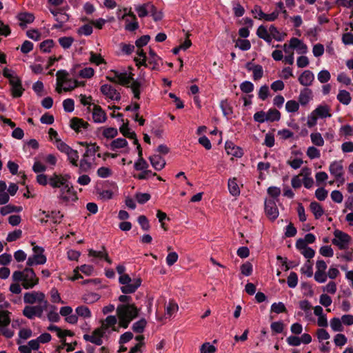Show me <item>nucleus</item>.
<instances>
[{
	"label": "nucleus",
	"instance_id": "5",
	"mask_svg": "<svg viewBox=\"0 0 353 353\" xmlns=\"http://www.w3.org/2000/svg\"><path fill=\"white\" fill-rule=\"evenodd\" d=\"M56 91L61 93L62 91H70L77 87L83 85L84 83L70 78L69 73L65 70H59L57 72Z\"/></svg>",
	"mask_w": 353,
	"mask_h": 353
},
{
	"label": "nucleus",
	"instance_id": "28",
	"mask_svg": "<svg viewBox=\"0 0 353 353\" xmlns=\"http://www.w3.org/2000/svg\"><path fill=\"white\" fill-rule=\"evenodd\" d=\"M299 83L304 86H310L314 80V75L310 70H304L298 79Z\"/></svg>",
	"mask_w": 353,
	"mask_h": 353
},
{
	"label": "nucleus",
	"instance_id": "20",
	"mask_svg": "<svg viewBox=\"0 0 353 353\" xmlns=\"http://www.w3.org/2000/svg\"><path fill=\"white\" fill-rule=\"evenodd\" d=\"M88 256L92 258V262H96L97 260H104L109 264L112 263V260L108 256V254L103 247L101 248V250L99 251L90 249L88 250Z\"/></svg>",
	"mask_w": 353,
	"mask_h": 353
},
{
	"label": "nucleus",
	"instance_id": "40",
	"mask_svg": "<svg viewBox=\"0 0 353 353\" xmlns=\"http://www.w3.org/2000/svg\"><path fill=\"white\" fill-rule=\"evenodd\" d=\"M120 132L124 137L132 139L134 144H137L138 140L137 139L135 132L132 131L127 125L123 124L120 128Z\"/></svg>",
	"mask_w": 353,
	"mask_h": 353
},
{
	"label": "nucleus",
	"instance_id": "49",
	"mask_svg": "<svg viewBox=\"0 0 353 353\" xmlns=\"http://www.w3.org/2000/svg\"><path fill=\"white\" fill-rule=\"evenodd\" d=\"M333 341L336 347H343L347 343V338L342 333H337L334 335Z\"/></svg>",
	"mask_w": 353,
	"mask_h": 353
},
{
	"label": "nucleus",
	"instance_id": "44",
	"mask_svg": "<svg viewBox=\"0 0 353 353\" xmlns=\"http://www.w3.org/2000/svg\"><path fill=\"white\" fill-rule=\"evenodd\" d=\"M310 208L316 219H319L324 213L321 205L316 201H313L310 203Z\"/></svg>",
	"mask_w": 353,
	"mask_h": 353
},
{
	"label": "nucleus",
	"instance_id": "26",
	"mask_svg": "<svg viewBox=\"0 0 353 353\" xmlns=\"http://www.w3.org/2000/svg\"><path fill=\"white\" fill-rule=\"evenodd\" d=\"M17 19L19 22L20 27L24 28L34 21V16L31 12H23L17 14Z\"/></svg>",
	"mask_w": 353,
	"mask_h": 353
},
{
	"label": "nucleus",
	"instance_id": "60",
	"mask_svg": "<svg viewBox=\"0 0 353 353\" xmlns=\"http://www.w3.org/2000/svg\"><path fill=\"white\" fill-rule=\"evenodd\" d=\"M73 42L74 39L72 37H63L59 39L60 46L64 49L70 48Z\"/></svg>",
	"mask_w": 353,
	"mask_h": 353
},
{
	"label": "nucleus",
	"instance_id": "46",
	"mask_svg": "<svg viewBox=\"0 0 353 353\" xmlns=\"http://www.w3.org/2000/svg\"><path fill=\"white\" fill-rule=\"evenodd\" d=\"M310 139L312 143L318 147H322L324 145V139L319 132H312L310 134Z\"/></svg>",
	"mask_w": 353,
	"mask_h": 353
},
{
	"label": "nucleus",
	"instance_id": "7",
	"mask_svg": "<svg viewBox=\"0 0 353 353\" xmlns=\"http://www.w3.org/2000/svg\"><path fill=\"white\" fill-rule=\"evenodd\" d=\"M119 281L122 285L121 290L124 294L134 292L141 284V279L140 278L132 279L127 274L120 276Z\"/></svg>",
	"mask_w": 353,
	"mask_h": 353
},
{
	"label": "nucleus",
	"instance_id": "23",
	"mask_svg": "<svg viewBox=\"0 0 353 353\" xmlns=\"http://www.w3.org/2000/svg\"><path fill=\"white\" fill-rule=\"evenodd\" d=\"M110 148L116 152H122L123 150L128 152L129 150L128 141L123 138H117L113 140L110 144Z\"/></svg>",
	"mask_w": 353,
	"mask_h": 353
},
{
	"label": "nucleus",
	"instance_id": "9",
	"mask_svg": "<svg viewBox=\"0 0 353 353\" xmlns=\"http://www.w3.org/2000/svg\"><path fill=\"white\" fill-rule=\"evenodd\" d=\"M57 198L61 203L65 204L72 203L78 200L77 192L71 183L59 190Z\"/></svg>",
	"mask_w": 353,
	"mask_h": 353
},
{
	"label": "nucleus",
	"instance_id": "51",
	"mask_svg": "<svg viewBox=\"0 0 353 353\" xmlns=\"http://www.w3.org/2000/svg\"><path fill=\"white\" fill-rule=\"evenodd\" d=\"M9 314V312L0 310V327H6L10 324V319Z\"/></svg>",
	"mask_w": 353,
	"mask_h": 353
},
{
	"label": "nucleus",
	"instance_id": "50",
	"mask_svg": "<svg viewBox=\"0 0 353 353\" xmlns=\"http://www.w3.org/2000/svg\"><path fill=\"white\" fill-rule=\"evenodd\" d=\"M94 75V70L92 68H83L78 72V76L83 79H90Z\"/></svg>",
	"mask_w": 353,
	"mask_h": 353
},
{
	"label": "nucleus",
	"instance_id": "21",
	"mask_svg": "<svg viewBox=\"0 0 353 353\" xmlns=\"http://www.w3.org/2000/svg\"><path fill=\"white\" fill-rule=\"evenodd\" d=\"M289 42L292 50H295L297 54H305L307 52V46L302 40L296 37H292Z\"/></svg>",
	"mask_w": 353,
	"mask_h": 353
},
{
	"label": "nucleus",
	"instance_id": "30",
	"mask_svg": "<svg viewBox=\"0 0 353 353\" xmlns=\"http://www.w3.org/2000/svg\"><path fill=\"white\" fill-rule=\"evenodd\" d=\"M225 150L228 154L235 157H241L243 154V150L239 147L235 145L231 141L225 143Z\"/></svg>",
	"mask_w": 353,
	"mask_h": 353
},
{
	"label": "nucleus",
	"instance_id": "61",
	"mask_svg": "<svg viewBox=\"0 0 353 353\" xmlns=\"http://www.w3.org/2000/svg\"><path fill=\"white\" fill-rule=\"evenodd\" d=\"M147 321L145 319H141L133 324L132 329L135 332L141 333L145 327Z\"/></svg>",
	"mask_w": 353,
	"mask_h": 353
},
{
	"label": "nucleus",
	"instance_id": "27",
	"mask_svg": "<svg viewBox=\"0 0 353 353\" xmlns=\"http://www.w3.org/2000/svg\"><path fill=\"white\" fill-rule=\"evenodd\" d=\"M10 84L11 85V92L12 96L14 97H21L23 92V89L22 88L21 81L19 77L12 79L10 81Z\"/></svg>",
	"mask_w": 353,
	"mask_h": 353
},
{
	"label": "nucleus",
	"instance_id": "33",
	"mask_svg": "<svg viewBox=\"0 0 353 353\" xmlns=\"http://www.w3.org/2000/svg\"><path fill=\"white\" fill-rule=\"evenodd\" d=\"M247 69L250 71H252V78L254 81H258L263 76V69L260 65H252L251 63H248L247 65Z\"/></svg>",
	"mask_w": 353,
	"mask_h": 353
},
{
	"label": "nucleus",
	"instance_id": "64",
	"mask_svg": "<svg viewBox=\"0 0 353 353\" xmlns=\"http://www.w3.org/2000/svg\"><path fill=\"white\" fill-rule=\"evenodd\" d=\"M319 303L325 307H328L332 305V299L327 294L323 293L319 296Z\"/></svg>",
	"mask_w": 353,
	"mask_h": 353
},
{
	"label": "nucleus",
	"instance_id": "10",
	"mask_svg": "<svg viewBox=\"0 0 353 353\" xmlns=\"http://www.w3.org/2000/svg\"><path fill=\"white\" fill-rule=\"evenodd\" d=\"M333 235L334 238L332 240L333 245L338 247L340 250L348 248L352 239L347 233L339 230H335Z\"/></svg>",
	"mask_w": 353,
	"mask_h": 353
},
{
	"label": "nucleus",
	"instance_id": "12",
	"mask_svg": "<svg viewBox=\"0 0 353 353\" xmlns=\"http://www.w3.org/2000/svg\"><path fill=\"white\" fill-rule=\"evenodd\" d=\"M23 301L25 303L30 304L39 303L41 305H43L45 308H47L48 305V302L46 299L45 294L43 292L39 291H33L26 293L23 296Z\"/></svg>",
	"mask_w": 353,
	"mask_h": 353
},
{
	"label": "nucleus",
	"instance_id": "47",
	"mask_svg": "<svg viewBox=\"0 0 353 353\" xmlns=\"http://www.w3.org/2000/svg\"><path fill=\"white\" fill-rule=\"evenodd\" d=\"M89 61L91 63H93L96 65L106 63L105 60L102 57V56L100 54H97L93 52H90Z\"/></svg>",
	"mask_w": 353,
	"mask_h": 353
},
{
	"label": "nucleus",
	"instance_id": "57",
	"mask_svg": "<svg viewBox=\"0 0 353 353\" xmlns=\"http://www.w3.org/2000/svg\"><path fill=\"white\" fill-rule=\"evenodd\" d=\"M306 155L310 159H319L321 157V152L314 146H310L307 149Z\"/></svg>",
	"mask_w": 353,
	"mask_h": 353
},
{
	"label": "nucleus",
	"instance_id": "34",
	"mask_svg": "<svg viewBox=\"0 0 353 353\" xmlns=\"http://www.w3.org/2000/svg\"><path fill=\"white\" fill-rule=\"evenodd\" d=\"M69 14L62 10L54 19V20L57 21V23L53 26V28L56 29L62 28L63 26L69 21Z\"/></svg>",
	"mask_w": 353,
	"mask_h": 353
},
{
	"label": "nucleus",
	"instance_id": "63",
	"mask_svg": "<svg viewBox=\"0 0 353 353\" xmlns=\"http://www.w3.org/2000/svg\"><path fill=\"white\" fill-rule=\"evenodd\" d=\"M270 310L272 312H274L276 314H280L286 312V307L284 303L282 302L274 303L271 305Z\"/></svg>",
	"mask_w": 353,
	"mask_h": 353
},
{
	"label": "nucleus",
	"instance_id": "59",
	"mask_svg": "<svg viewBox=\"0 0 353 353\" xmlns=\"http://www.w3.org/2000/svg\"><path fill=\"white\" fill-rule=\"evenodd\" d=\"M125 29L130 32H133L139 28V23L137 19H132L131 21L126 18L125 19Z\"/></svg>",
	"mask_w": 353,
	"mask_h": 353
},
{
	"label": "nucleus",
	"instance_id": "15",
	"mask_svg": "<svg viewBox=\"0 0 353 353\" xmlns=\"http://www.w3.org/2000/svg\"><path fill=\"white\" fill-rule=\"evenodd\" d=\"M329 171L336 181L341 180V182L344 181V168L342 161H334L332 162L329 166Z\"/></svg>",
	"mask_w": 353,
	"mask_h": 353
},
{
	"label": "nucleus",
	"instance_id": "62",
	"mask_svg": "<svg viewBox=\"0 0 353 353\" xmlns=\"http://www.w3.org/2000/svg\"><path fill=\"white\" fill-rule=\"evenodd\" d=\"M330 73L327 70H321L317 75V79L321 83L328 82L330 80Z\"/></svg>",
	"mask_w": 353,
	"mask_h": 353
},
{
	"label": "nucleus",
	"instance_id": "18",
	"mask_svg": "<svg viewBox=\"0 0 353 353\" xmlns=\"http://www.w3.org/2000/svg\"><path fill=\"white\" fill-rule=\"evenodd\" d=\"M92 112L93 122L95 123H104L108 117L106 112L98 105L93 104V108L90 110Z\"/></svg>",
	"mask_w": 353,
	"mask_h": 353
},
{
	"label": "nucleus",
	"instance_id": "16",
	"mask_svg": "<svg viewBox=\"0 0 353 353\" xmlns=\"http://www.w3.org/2000/svg\"><path fill=\"white\" fill-rule=\"evenodd\" d=\"M44 309L46 308L43 307V305L26 306L23 310V314L30 319H32L36 316L41 318L43 316Z\"/></svg>",
	"mask_w": 353,
	"mask_h": 353
},
{
	"label": "nucleus",
	"instance_id": "19",
	"mask_svg": "<svg viewBox=\"0 0 353 353\" xmlns=\"http://www.w3.org/2000/svg\"><path fill=\"white\" fill-rule=\"evenodd\" d=\"M40 221L42 223H47L49 220L52 221L54 223H57L61 221L63 216L60 212H46L40 211L39 213Z\"/></svg>",
	"mask_w": 353,
	"mask_h": 353
},
{
	"label": "nucleus",
	"instance_id": "22",
	"mask_svg": "<svg viewBox=\"0 0 353 353\" xmlns=\"http://www.w3.org/2000/svg\"><path fill=\"white\" fill-rule=\"evenodd\" d=\"M265 210L267 216L272 220L276 219L279 216V210L276 202L272 199L265 200Z\"/></svg>",
	"mask_w": 353,
	"mask_h": 353
},
{
	"label": "nucleus",
	"instance_id": "11",
	"mask_svg": "<svg viewBox=\"0 0 353 353\" xmlns=\"http://www.w3.org/2000/svg\"><path fill=\"white\" fill-rule=\"evenodd\" d=\"M57 148L61 152L65 154L68 161L74 166H77L79 161V154L75 150L71 148L61 140H57Z\"/></svg>",
	"mask_w": 353,
	"mask_h": 353
},
{
	"label": "nucleus",
	"instance_id": "2",
	"mask_svg": "<svg viewBox=\"0 0 353 353\" xmlns=\"http://www.w3.org/2000/svg\"><path fill=\"white\" fill-rule=\"evenodd\" d=\"M139 312V309L134 303L120 304L117 307V315L119 325L127 328L130 322L135 319Z\"/></svg>",
	"mask_w": 353,
	"mask_h": 353
},
{
	"label": "nucleus",
	"instance_id": "4",
	"mask_svg": "<svg viewBox=\"0 0 353 353\" xmlns=\"http://www.w3.org/2000/svg\"><path fill=\"white\" fill-rule=\"evenodd\" d=\"M14 282H22L25 289L32 288L38 284L39 278L32 268H26L22 271H15L12 276Z\"/></svg>",
	"mask_w": 353,
	"mask_h": 353
},
{
	"label": "nucleus",
	"instance_id": "25",
	"mask_svg": "<svg viewBox=\"0 0 353 353\" xmlns=\"http://www.w3.org/2000/svg\"><path fill=\"white\" fill-rule=\"evenodd\" d=\"M135 10L139 17H144L150 13L153 14V11L155 10V7L150 3H146L135 6Z\"/></svg>",
	"mask_w": 353,
	"mask_h": 353
},
{
	"label": "nucleus",
	"instance_id": "6",
	"mask_svg": "<svg viewBox=\"0 0 353 353\" xmlns=\"http://www.w3.org/2000/svg\"><path fill=\"white\" fill-rule=\"evenodd\" d=\"M100 326L99 327L105 333L108 337L113 332H119V321L117 316L114 315H109L106 318L99 321Z\"/></svg>",
	"mask_w": 353,
	"mask_h": 353
},
{
	"label": "nucleus",
	"instance_id": "41",
	"mask_svg": "<svg viewBox=\"0 0 353 353\" xmlns=\"http://www.w3.org/2000/svg\"><path fill=\"white\" fill-rule=\"evenodd\" d=\"M336 98L340 103L345 105H349L352 100L350 93L345 90H339Z\"/></svg>",
	"mask_w": 353,
	"mask_h": 353
},
{
	"label": "nucleus",
	"instance_id": "1",
	"mask_svg": "<svg viewBox=\"0 0 353 353\" xmlns=\"http://www.w3.org/2000/svg\"><path fill=\"white\" fill-rule=\"evenodd\" d=\"M110 73L115 74L117 77V83L121 85L130 87L134 97L136 99H140L141 82L133 79V74L130 72L111 70Z\"/></svg>",
	"mask_w": 353,
	"mask_h": 353
},
{
	"label": "nucleus",
	"instance_id": "45",
	"mask_svg": "<svg viewBox=\"0 0 353 353\" xmlns=\"http://www.w3.org/2000/svg\"><path fill=\"white\" fill-rule=\"evenodd\" d=\"M75 312L77 316L84 319H89L92 316L90 310L87 306L85 305L78 306L75 309Z\"/></svg>",
	"mask_w": 353,
	"mask_h": 353
},
{
	"label": "nucleus",
	"instance_id": "36",
	"mask_svg": "<svg viewBox=\"0 0 353 353\" xmlns=\"http://www.w3.org/2000/svg\"><path fill=\"white\" fill-rule=\"evenodd\" d=\"M178 310V304L174 301H170L165 307V316L166 318H170L175 315Z\"/></svg>",
	"mask_w": 353,
	"mask_h": 353
},
{
	"label": "nucleus",
	"instance_id": "56",
	"mask_svg": "<svg viewBox=\"0 0 353 353\" xmlns=\"http://www.w3.org/2000/svg\"><path fill=\"white\" fill-rule=\"evenodd\" d=\"M50 300L54 303L64 304L65 302L61 298L60 294L56 288H52L50 291Z\"/></svg>",
	"mask_w": 353,
	"mask_h": 353
},
{
	"label": "nucleus",
	"instance_id": "42",
	"mask_svg": "<svg viewBox=\"0 0 353 353\" xmlns=\"http://www.w3.org/2000/svg\"><path fill=\"white\" fill-rule=\"evenodd\" d=\"M257 36L271 43V35L269 34V30L264 26H260L256 31Z\"/></svg>",
	"mask_w": 353,
	"mask_h": 353
},
{
	"label": "nucleus",
	"instance_id": "8",
	"mask_svg": "<svg viewBox=\"0 0 353 353\" xmlns=\"http://www.w3.org/2000/svg\"><path fill=\"white\" fill-rule=\"evenodd\" d=\"M32 245H33V254L28 258L26 263L27 265L31 267L33 265L45 264L47 259L43 254L44 249L42 247L35 245L33 243Z\"/></svg>",
	"mask_w": 353,
	"mask_h": 353
},
{
	"label": "nucleus",
	"instance_id": "38",
	"mask_svg": "<svg viewBox=\"0 0 353 353\" xmlns=\"http://www.w3.org/2000/svg\"><path fill=\"white\" fill-rule=\"evenodd\" d=\"M330 325L332 330L334 332H341L344 330V326L343 325L341 318L333 317L330 321Z\"/></svg>",
	"mask_w": 353,
	"mask_h": 353
},
{
	"label": "nucleus",
	"instance_id": "3",
	"mask_svg": "<svg viewBox=\"0 0 353 353\" xmlns=\"http://www.w3.org/2000/svg\"><path fill=\"white\" fill-rule=\"evenodd\" d=\"M134 61L138 67L143 65L149 67L151 70H157L159 66L161 58L151 48H150L148 56L146 55L143 49H138Z\"/></svg>",
	"mask_w": 353,
	"mask_h": 353
},
{
	"label": "nucleus",
	"instance_id": "52",
	"mask_svg": "<svg viewBox=\"0 0 353 353\" xmlns=\"http://www.w3.org/2000/svg\"><path fill=\"white\" fill-rule=\"evenodd\" d=\"M118 134L117 129L112 127L102 128V135L106 139H112Z\"/></svg>",
	"mask_w": 353,
	"mask_h": 353
},
{
	"label": "nucleus",
	"instance_id": "53",
	"mask_svg": "<svg viewBox=\"0 0 353 353\" xmlns=\"http://www.w3.org/2000/svg\"><path fill=\"white\" fill-rule=\"evenodd\" d=\"M267 121H277L281 118V114L279 110L276 109H270L266 112Z\"/></svg>",
	"mask_w": 353,
	"mask_h": 353
},
{
	"label": "nucleus",
	"instance_id": "17",
	"mask_svg": "<svg viewBox=\"0 0 353 353\" xmlns=\"http://www.w3.org/2000/svg\"><path fill=\"white\" fill-rule=\"evenodd\" d=\"M101 92L106 99L112 101H119L121 99L120 93L114 87L110 84H103L100 88Z\"/></svg>",
	"mask_w": 353,
	"mask_h": 353
},
{
	"label": "nucleus",
	"instance_id": "48",
	"mask_svg": "<svg viewBox=\"0 0 353 353\" xmlns=\"http://www.w3.org/2000/svg\"><path fill=\"white\" fill-rule=\"evenodd\" d=\"M136 341L138 342L134 347H132L129 353H141V347L144 345V336L143 335H139L135 337Z\"/></svg>",
	"mask_w": 353,
	"mask_h": 353
},
{
	"label": "nucleus",
	"instance_id": "13",
	"mask_svg": "<svg viewBox=\"0 0 353 353\" xmlns=\"http://www.w3.org/2000/svg\"><path fill=\"white\" fill-rule=\"evenodd\" d=\"M70 176L68 174H61L54 173L50 176L49 185L52 188L63 189L65 185H69Z\"/></svg>",
	"mask_w": 353,
	"mask_h": 353
},
{
	"label": "nucleus",
	"instance_id": "29",
	"mask_svg": "<svg viewBox=\"0 0 353 353\" xmlns=\"http://www.w3.org/2000/svg\"><path fill=\"white\" fill-rule=\"evenodd\" d=\"M312 99V92L310 89L304 88L301 90L298 102L301 105H307Z\"/></svg>",
	"mask_w": 353,
	"mask_h": 353
},
{
	"label": "nucleus",
	"instance_id": "37",
	"mask_svg": "<svg viewBox=\"0 0 353 353\" xmlns=\"http://www.w3.org/2000/svg\"><path fill=\"white\" fill-rule=\"evenodd\" d=\"M89 125L88 123L82 119L74 117L70 121V127L75 131H79L81 128L85 129Z\"/></svg>",
	"mask_w": 353,
	"mask_h": 353
},
{
	"label": "nucleus",
	"instance_id": "24",
	"mask_svg": "<svg viewBox=\"0 0 353 353\" xmlns=\"http://www.w3.org/2000/svg\"><path fill=\"white\" fill-rule=\"evenodd\" d=\"M313 112L319 119H326L332 117L331 107L325 103L318 105L313 110Z\"/></svg>",
	"mask_w": 353,
	"mask_h": 353
},
{
	"label": "nucleus",
	"instance_id": "58",
	"mask_svg": "<svg viewBox=\"0 0 353 353\" xmlns=\"http://www.w3.org/2000/svg\"><path fill=\"white\" fill-rule=\"evenodd\" d=\"M322 290L325 292V294H334L337 291L336 284L334 281H330L322 287Z\"/></svg>",
	"mask_w": 353,
	"mask_h": 353
},
{
	"label": "nucleus",
	"instance_id": "43",
	"mask_svg": "<svg viewBox=\"0 0 353 353\" xmlns=\"http://www.w3.org/2000/svg\"><path fill=\"white\" fill-rule=\"evenodd\" d=\"M301 272L307 277H312L313 275V263L310 260H307L301 268Z\"/></svg>",
	"mask_w": 353,
	"mask_h": 353
},
{
	"label": "nucleus",
	"instance_id": "14",
	"mask_svg": "<svg viewBox=\"0 0 353 353\" xmlns=\"http://www.w3.org/2000/svg\"><path fill=\"white\" fill-rule=\"evenodd\" d=\"M108 338V336L99 328H95L91 333L83 335L85 341L90 342L96 345L103 344V339Z\"/></svg>",
	"mask_w": 353,
	"mask_h": 353
},
{
	"label": "nucleus",
	"instance_id": "55",
	"mask_svg": "<svg viewBox=\"0 0 353 353\" xmlns=\"http://www.w3.org/2000/svg\"><path fill=\"white\" fill-rule=\"evenodd\" d=\"M316 335L319 343H322L323 341L328 340L330 338V334L324 327L318 329Z\"/></svg>",
	"mask_w": 353,
	"mask_h": 353
},
{
	"label": "nucleus",
	"instance_id": "31",
	"mask_svg": "<svg viewBox=\"0 0 353 353\" xmlns=\"http://www.w3.org/2000/svg\"><path fill=\"white\" fill-rule=\"evenodd\" d=\"M228 188L230 194L233 196H238L241 193L240 186L237 183V179L235 177L228 179Z\"/></svg>",
	"mask_w": 353,
	"mask_h": 353
},
{
	"label": "nucleus",
	"instance_id": "32",
	"mask_svg": "<svg viewBox=\"0 0 353 353\" xmlns=\"http://www.w3.org/2000/svg\"><path fill=\"white\" fill-rule=\"evenodd\" d=\"M150 161L151 163L152 166L156 170H161L165 165V161L164 159L159 154H154L151 156L150 157Z\"/></svg>",
	"mask_w": 353,
	"mask_h": 353
},
{
	"label": "nucleus",
	"instance_id": "54",
	"mask_svg": "<svg viewBox=\"0 0 353 353\" xmlns=\"http://www.w3.org/2000/svg\"><path fill=\"white\" fill-rule=\"evenodd\" d=\"M299 103L295 100H289L285 103V110L288 112L294 113L298 112Z\"/></svg>",
	"mask_w": 353,
	"mask_h": 353
},
{
	"label": "nucleus",
	"instance_id": "35",
	"mask_svg": "<svg viewBox=\"0 0 353 353\" xmlns=\"http://www.w3.org/2000/svg\"><path fill=\"white\" fill-rule=\"evenodd\" d=\"M44 310L48 311L47 317L50 321L58 322L59 321L60 317L56 306L48 304L47 309H44Z\"/></svg>",
	"mask_w": 353,
	"mask_h": 353
},
{
	"label": "nucleus",
	"instance_id": "39",
	"mask_svg": "<svg viewBox=\"0 0 353 353\" xmlns=\"http://www.w3.org/2000/svg\"><path fill=\"white\" fill-rule=\"evenodd\" d=\"M268 30L269 34L272 36L271 41H272L273 39H275L276 41H281L285 39L286 36L285 33L279 32V30L273 25H271Z\"/></svg>",
	"mask_w": 353,
	"mask_h": 353
}]
</instances>
